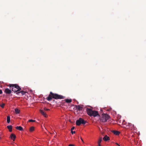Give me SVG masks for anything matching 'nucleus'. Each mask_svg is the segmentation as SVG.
<instances>
[{
  "instance_id": "obj_2",
  "label": "nucleus",
  "mask_w": 146,
  "mask_h": 146,
  "mask_svg": "<svg viewBox=\"0 0 146 146\" xmlns=\"http://www.w3.org/2000/svg\"><path fill=\"white\" fill-rule=\"evenodd\" d=\"M86 111L88 114L90 116H93L95 117L98 115L100 116L98 111L95 110H93L91 109L87 108Z\"/></svg>"
},
{
  "instance_id": "obj_30",
  "label": "nucleus",
  "mask_w": 146,
  "mask_h": 146,
  "mask_svg": "<svg viewBox=\"0 0 146 146\" xmlns=\"http://www.w3.org/2000/svg\"><path fill=\"white\" fill-rule=\"evenodd\" d=\"M98 146H101L100 144V145H98Z\"/></svg>"
},
{
  "instance_id": "obj_29",
  "label": "nucleus",
  "mask_w": 146,
  "mask_h": 146,
  "mask_svg": "<svg viewBox=\"0 0 146 146\" xmlns=\"http://www.w3.org/2000/svg\"><path fill=\"white\" fill-rule=\"evenodd\" d=\"M117 145H119V146H120L119 145V144H118V143H116V144Z\"/></svg>"
},
{
  "instance_id": "obj_23",
  "label": "nucleus",
  "mask_w": 146,
  "mask_h": 146,
  "mask_svg": "<svg viewBox=\"0 0 146 146\" xmlns=\"http://www.w3.org/2000/svg\"><path fill=\"white\" fill-rule=\"evenodd\" d=\"M29 121L31 122H34L35 121V120L33 119H30L29 120Z\"/></svg>"
},
{
  "instance_id": "obj_6",
  "label": "nucleus",
  "mask_w": 146,
  "mask_h": 146,
  "mask_svg": "<svg viewBox=\"0 0 146 146\" xmlns=\"http://www.w3.org/2000/svg\"><path fill=\"white\" fill-rule=\"evenodd\" d=\"M4 92L6 94H10L11 93V90L8 88H6Z\"/></svg>"
},
{
  "instance_id": "obj_18",
  "label": "nucleus",
  "mask_w": 146,
  "mask_h": 146,
  "mask_svg": "<svg viewBox=\"0 0 146 146\" xmlns=\"http://www.w3.org/2000/svg\"><path fill=\"white\" fill-rule=\"evenodd\" d=\"M35 127L33 126L31 127L30 128V131L31 132H32L34 130Z\"/></svg>"
},
{
  "instance_id": "obj_15",
  "label": "nucleus",
  "mask_w": 146,
  "mask_h": 146,
  "mask_svg": "<svg viewBox=\"0 0 146 146\" xmlns=\"http://www.w3.org/2000/svg\"><path fill=\"white\" fill-rule=\"evenodd\" d=\"M7 122L8 123H10V117L9 116H7Z\"/></svg>"
},
{
  "instance_id": "obj_11",
  "label": "nucleus",
  "mask_w": 146,
  "mask_h": 146,
  "mask_svg": "<svg viewBox=\"0 0 146 146\" xmlns=\"http://www.w3.org/2000/svg\"><path fill=\"white\" fill-rule=\"evenodd\" d=\"M76 108L77 110L80 111L82 110L83 108L82 107L78 105L76 106Z\"/></svg>"
},
{
  "instance_id": "obj_27",
  "label": "nucleus",
  "mask_w": 146,
  "mask_h": 146,
  "mask_svg": "<svg viewBox=\"0 0 146 146\" xmlns=\"http://www.w3.org/2000/svg\"><path fill=\"white\" fill-rule=\"evenodd\" d=\"M2 93V92L1 90H0V94H1Z\"/></svg>"
},
{
  "instance_id": "obj_14",
  "label": "nucleus",
  "mask_w": 146,
  "mask_h": 146,
  "mask_svg": "<svg viewBox=\"0 0 146 146\" xmlns=\"http://www.w3.org/2000/svg\"><path fill=\"white\" fill-rule=\"evenodd\" d=\"M7 127L9 130V131L10 132L12 131V126L11 125L7 126Z\"/></svg>"
},
{
  "instance_id": "obj_1",
  "label": "nucleus",
  "mask_w": 146,
  "mask_h": 146,
  "mask_svg": "<svg viewBox=\"0 0 146 146\" xmlns=\"http://www.w3.org/2000/svg\"><path fill=\"white\" fill-rule=\"evenodd\" d=\"M65 97L63 96L58 94L53 93L52 92H50V94L47 98V100L48 101H50L52 98L56 99H64Z\"/></svg>"
},
{
  "instance_id": "obj_26",
  "label": "nucleus",
  "mask_w": 146,
  "mask_h": 146,
  "mask_svg": "<svg viewBox=\"0 0 146 146\" xmlns=\"http://www.w3.org/2000/svg\"><path fill=\"white\" fill-rule=\"evenodd\" d=\"M69 146H74V145L73 144H70L69 145Z\"/></svg>"
},
{
  "instance_id": "obj_9",
  "label": "nucleus",
  "mask_w": 146,
  "mask_h": 146,
  "mask_svg": "<svg viewBox=\"0 0 146 146\" xmlns=\"http://www.w3.org/2000/svg\"><path fill=\"white\" fill-rule=\"evenodd\" d=\"M40 111L41 113L44 117H47V115L46 114V113L44 112V111L42 110H40Z\"/></svg>"
},
{
  "instance_id": "obj_16",
  "label": "nucleus",
  "mask_w": 146,
  "mask_h": 146,
  "mask_svg": "<svg viewBox=\"0 0 146 146\" xmlns=\"http://www.w3.org/2000/svg\"><path fill=\"white\" fill-rule=\"evenodd\" d=\"M102 137H100L98 140V145H100V143H101L102 141Z\"/></svg>"
},
{
  "instance_id": "obj_17",
  "label": "nucleus",
  "mask_w": 146,
  "mask_h": 146,
  "mask_svg": "<svg viewBox=\"0 0 146 146\" xmlns=\"http://www.w3.org/2000/svg\"><path fill=\"white\" fill-rule=\"evenodd\" d=\"M65 101L67 103H70L72 102V100L71 99H66L65 100Z\"/></svg>"
},
{
  "instance_id": "obj_28",
  "label": "nucleus",
  "mask_w": 146,
  "mask_h": 146,
  "mask_svg": "<svg viewBox=\"0 0 146 146\" xmlns=\"http://www.w3.org/2000/svg\"><path fill=\"white\" fill-rule=\"evenodd\" d=\"M80 138H81V140H82V141L83 142V139H82V138L81 137Z\"/></svg>"
},
{
  "instance_id": "obj_10",
  "label": "nucleus",
  "mask_w": 146,
  "mask_h": 146,
  "mask_svg": "<svg viewBox=\"0 0 146 146\" xmlns=\"http://www.w3.org/2000/svg\"><path fill=\"white\" fill-rule=\"evenodd\" d=\"M27 92H25V91H21L20 92H17L16 93V94L17 95H19V94L20 93H21V94H22V95H24V94H25L26 93H27Z\"/></svg>"
},
{
  "instance_id": "obj_24",
  "label": "nucleus",
  "mask_w": 146,
  "mask_h": 146,
  "mask_svg": "<svg viewBox=\"0 0 146 146\" xmlns=\"http://www.w3.org/2000/svg\"><path fill=\"white\" fill-rule=\"evenodd\" d=\"M71 132L72 134H74V133H75V131H73L71 130Z\"/></svg>"
},
{
  "instance_id": "obj_19",
  "label": "nucleus",
  "mask_w": 146,
  "mask_h": 146,
  "mask_svg": "<svg viewBox=\"0 0 146 146\" xmlns=\"http://www.w3.org/2000/svg\"><path fill=\"white\" fill-rule=\"evenodd\" d=\"M15 111L17 114L19 113L20 110L17 108H16L15 109Z\"/></svg>"
},
{
  "instance_id": "obj_5",
  "label": "nucleus",
  "mask_w": 146,
  "mask_h": 146,
  "mask_svg": "<svg viewBox=\"0 0 146 146\" xmlns=\"http://www.w3.org/2000/svg\"><path fill=\"white\" fill-rule=\"evenodd\" d=\"M86 123V121L84 120L81 118H80L78 120H77L76 122V125H77L79 126L81 124H84Z\"/></svg>"
},
{
  "instance_id": "obj_3",
  "label": "nucleus",
  "mask_w": 146,
  "mask_h": 146,
  "mask_svg": "<svg viewBox=\"0 0 146 146\" xmlns=\"http://www.w3.org/2000/svg\"><path fill=\"white\" fill-rule=\"evenodd\" d=\"M10 87V89H12V91L16 92L21 91V88L17 84H9L8 86Z\"/></svg>"
},
{
  "instance_id": "obj_12",
  "label": "nucleus",
  "mask_w": 146,
  "mask_h": 146,
  "mask_svg": "<svg viewBox=\"0 0 146 146\" xmlns=\"http://www.w3.org/2000/svg\"><path fill=\"white\" fill-rule=\"evenodd\" d=\"M16 128L17 129L21 131L23 130V128L21 126H17L16 127Z\"/></svg>"
},
{
  "instance_id": "obj_22",
  "label": "nucleus",
  "mask_w": 146,
  "mask_h": 146,
  "mask_svg": "<svg viewBox=\"0 0 146 146\" xmlns=\"http://www.w3.org/2000/svg\"><path fill=\"white\" fill-rule=\"evenodd\" d=\"M44 110L47 111H49L50 110V109H49L47 108H44Z\"/></svg>"
},
{
  "instance_id": "obj_4",
  "label": "nucleus",
  "mask_w": 146,
  "mask_h": 146,
  "mask_svg": "<svg viewBox=\"0 0 146 146\" xmlns=\"http://www.w3.org/2000/svg\"><path fill=\"white\" fill-rule=\"evenodd\" d=\"M109 116L107 114L103 113L100 118V120L102 122H106L109 118Z\"/></svg>"
},
{
  "instance_id": "obj_20",
  "label": "nucleus",
  "mask_w": 146,
  "mask_h": 146,
  "mask_svg": "<svg viewBox=\"0 0 146 146\" xmlns=\"http://www.w3.org/2000/svg\"><path fill=\"white\" fill-rule=\"evenodd\" d=\"M5 104L4 103H3L2 104L0 105V106L1 108H4V106H5Z\"/></svg>"
},
{
  "instance_id": "obj_8",
  "label": "nucleus",
  "mask_w": 146,
  "mask_h": 146,
  "mask_svg": "<svg viewBox=\"0 0 146 146\" xmlns=\"http://www.w3.org/2000/svg\"><path fill=\"white\" fill-rule=\"evenodd\" d=\"M10 137L14 141L16 138V136L14 134L12 133L11 134Z\"/></svg>"
},
{
  "instance_id": "obj_21",
  "label": "nucleus",
  "mask_w": 146,
  "mask_h": 146,
  "mask_svg": "<svg viewBox=\"0 0 146 146\" xmlns=\"http://www.w3.org/2000/svg\"><path fill=\"white\" fill-rule=\"evenodd\" d=\"M132 125L133 127H134V125H132V124L131 123H128L127 125L128 126H131Z\"/></svg>"
},
{
  "instance_id": "obj_25",
  "label": "nucleus",
  "mask_w": 146,
  "mask_h": 146,
  "mask_svg": "<svg viewBox=\"0 0 146 146\" xmlns=\"http://www.w3.org/2000/svg\"><path fill=\"white\" fill-rule=\"evenodd\" d=\"M74 128H75V127H73L72 128H71V130L72 131V130H73V129H74Z\"/></svg>"
},
{
  "instance_id": "obj_13",
  "label": "nucleus",
  "mask_w": 146,
  "mask_h": 146,
  "mask_svg": "<svg viewBox=\"0 0 146 146\" xmlns=\"http://www.w3.org/2000/svg\"><path fill=\"white\" fill-rule=\"evenodd\" d=\"M113 133L116 135H118L120 133V132L117 131H113Z\"/></svg>"
},
{
  "instance_id": "obj_7",
  "label": "nucleus",
  "mask_w": 146,
  "mask_h": 146,
  "mask_svg": "<svg viewBox=\"0 0 146 146\" xmlns=\"http://www.w3.org/2000/svg\"><path fill=\"white\" fill-rule=\"evenodd\" d=\"M103 139L106 141L110 140V138L107 135H105L103 138Z\"/></svg>"
}]
</instances>
